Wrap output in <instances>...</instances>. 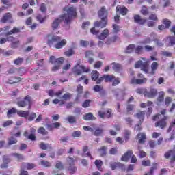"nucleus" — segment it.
Listing matches in <instances>:
<instances>
[{"label":"nucleus","mask_w":175,"mask_h":175,"mask_svg":"<svg viewBox=\"0 0 175 175\" xmlns=\"http://www.w3.org/2000/svg\"><path fill=\"white\" fill-rule=\"evenodd\" d=\"M40 148L41 150H51V144L41 143L40 144Z\"/></svg>","instance_id":"32"},{"label":"nucleus","mask_w":175,"mask_h":175,"mask_svg":"<svg viewBox=\"0 0 175 175\" xmlns=\"http://www.w3.org/2000/svg\"><path fill=\"white\" fill-rule=\"evenodd\" d=\"M133 152L131 150H128L121 158L122 161H124V162H128L129 161V158L132 157V154Z\"/></svg>","instance_id":"17"},{"label":"nucleus","mask_w":175,"mask_h":175,"mask_svg":"<svg viewBox=\"0 0 175 175\" xmlns=\"http://www.w3.org/2000/svg\"><path fill=\"white\" fill-rule=\"evenodd\" d=\"M17 105L19 107H25V106L31 105V96H26L23 100H18Z\"/></svg>","instance_id":"9"},{"label":"nucleus","mask_w":175,"mask_h":175,"mask_svg":"<svg viewBox=\"0 0 175 175\" xmlns=\"http://www.w3.org/2000/svg\"><path fill=\"white\" fill-rule=\"evenodd\" d=\"M137 139H139V143L143 144L146 142V139H147V137L146 136V133H139L137 135Z\"/></svg>","instance_id":"19"},{"label":"nucleus","mask_w":175,"mask_h":175,"mask_svg":"<svg viewBox=\"0 0 175 175\" xmlns=\"http://www.w3.org/2000/svg\"><path fill=\"white\" fill-rule=\"evenodd\" d=\"M88 44H90V42L84 40H80V45L82 47H87V46H88Z\"/></svg>","instance_id":"48"},{"label":"nucleus","mask_w":175,"mask_h":175,"mask_svg":"<svg viewBox=\"0 0 175 175\" xmlns=\"http://www.w3.org/2000/svg\"><path fill=\"white\" fill-rule=\"evenodd\" d=\"M18 32H20V29L17 28V27H14L12 29V30L5 33V36H9V35H13V33H18Z\"/></svg>","instance_id":"31"},{"label":"nucleus","mask_w":175,"mask_h":175,"mask_svg":"<svg viewBox=\"0 0 175 175\" xmlns=\"http://www.w3.org/2000/svg\"><path fill=\"white\" fill-rule=\"evenodd\" d=\"M141 13L143 16H147V14H148V10H147L146 7L144 6L141 10Z\"/></svg>","instance_id":"58"},{"label":"nucleus","mask_w":175,"mask_h":175,"mask_svg":"<svg viewBox=\"0 0 175 175\" xmlns=\"http://www.w3.org/2000/svg\"><path fill=\"white\" fill-rule=\"evenodd\" d=\"M112 69L115 70V72H120L121 69H122V67L121 66V64L118 63H113L112 64Z\"/></svg>","instance_id":"29"},{"label":"nucleus","mask_w":175,"mask_h":175,"mask_svg":"<svg viewBox=\"0 0 175 175\" xmlns=\"http://www.w3.org/2000/svg\"><path fill=\"white\" fill-rule=\"evenodd\" d=\"M107 36H109V29H105L102 32V33L100 36H98V39H100V40H105V39H106Z\"/></svg>","instance_id":"25"},{"label":"nucleus","mask_w":175,"mask_h":175,"mask_svg":"<svg viewBox=\"0 0 175 175\" xmlns=\"http://www.w3.org/2000/svg\"><path fill=\"white\" fill-rule=\"evenodd\" d=\"M64 61H65V59H64V57L55 59V57L51 56L50 62L51 64H55V66L52 68V72H57V70L59 69L61 65L64 64Z\"/></svg>","instance_id":"4"},{"label":"nucleus","mask_w":175,"mask_h":175,"mask_svg":"<svg viewBox=\"0 0 175 175\" xmlns=\"http://www.w3.org/2000/svg\"><path fill=\"white\" fill-rule=\"evenodd\" d=\"M109 166L111 169H112V170H116L117 167H121V166H122V164L120 163H110Z\"/></svg>","instance_id":"34"},{"label":"nucleus","mask_w":175,"mask_h":175,"mask_svg":"<svg viewBox=\"0 0 175 175\" xmlns=\"http://www.w3.org/2000/svg\"><path fill=\"white\" fill-rule=\"evenodd\" d=\"M16 143H17V139L16 138H14V137H11L9 139L8 144L10 146H12V144H16Z\"/></svg>","instance_id":"47"},{"label":"nucleus","mask_w":175,"mask_h":175,"mask_svg":"<svg viewBox=\"0 0 175 175\" xmlns=\"http://www.w3.org/2000/svg\"><path fill=\"white\" fill-rule=\"evenodd\" d=\"M16 113H17V109H16V108L9 109L7 112L8 118H10V116H12V114H16Z\"/></svg>","instance_id":"39"},{"label":"nucleus","mask_w":175,"mask_h":175,"mask_svg":"<svg viewBox=\"0 0 175 175\" xmlns=\"http://www.w3.org/2000/svg\"><path fill=\"white\" fill-rule=\"evenodd\" d=\"M55 167L56 169H59V170H62V169H64V165L60 161H57Z\"/></svg>","instance_id":"59"},{"label":"nucleus","mask_w":175,"mask_h":175,"mask_svg":"<svg viewBox=\"0 0 175 175\" xmlns=\"http://www.w3.org/2000/svg\"><path fill=\"white\" fill-rule=\"evenodd\" d=\"M92 80H94V81L96 80H99V72L96 70H94L92 72Z\"/></svg>","instance_id":"33"},{"label":"nucleus","mask_w":175,"mask_h":175,"mask_svg":"<svg viewBox=\"0 0 175 175\" xmlns=\"http://www.w3.org/2000/svg\"><path fill=\"white\" fill-rule=\"evenodd\" d=\"M93 132L94 136H100L102 135V133L103 132V130H102V129L97 128L95 129V131L94 130Z\"/></svg>","instance_id":"43"},{"label":"nucleus","mask_w":175,"mask_h":175,"mask_svg":"<svg viewBox=\"0 0 175 175\" xmlns=\"http://www.w3.org/2000/svg\"><path fill=\"white\" fill-rule=\"evenodd\" d=\"M167 118H168L167 116H163V118H161V119L159 121L156 122L155 126L157 128L159 127L161 128V129H163V128L166 127V125H167L166 120H167Z\"/></svg>","instance_id":"11"},{"label":"nucleus","mask_w":175,"mask_h":175,"mask_svg":"<svg viewBox=\"0 0 175 175\" xmlns=\"http://www.w3.org/2000/svg\"><path fill=\"white\" fill-rule=\"evenodd\" d=\"M40 164L42 166H44L45 167H50V166H51V163H50L49 161H42L40 162Z\"/></svg>","instance_id":"49"},{"label":"nucleus","mask_w":175,"mask_h":175,"mask_svg":"<svg viewBox=\"0 0 175 175\" xmlns=\"http://www.w3.org/2000/svg\"><path fill=\"white\" fill-rule=\"evenodd\" d=\"M136 54H142L143 53V47L142 46H138L135 48Z\"/></svg>","instance_id":"57"},{"label":"nucleus","mask_w":175,"mask_h":175,"mask_svg":"<svg viewBox=\"0 0 175 175\" xmlns=\"http://www.w3.org/2000/svg\"><path fill=\"white\" fill-rule=\"evenodd\" d=\"M67 162L68 165H70L68 170L70 171V173L73 174V173H75L77 170L76 167L75 166V159H73V158L68 157L67 159Z\"/></svg>","instance_id":"12"},{"label":"nucleus","mask_w":175,"mask_h":175,"mask_svg":"<svg viewBox=\"0 0 175 175\" xmlns=\"http://www.w3.org/2000/svg\"><path fill=\"white\" fill-rule=\"evenodd\" d=\"M73 54H75V51H73V49H69L65 52V55H66V57H71Z\"/></svg>","instance_id":"55"},{"label":"nucleus","mask_w":175,"mask_h":175,"mask_svg":"<svg viewBox=\"0 0 175 175\" xmlns=\"http://www.w3.org/2000/svg\"><path fill=\"white\" fill-rule=\"evenodd\" d=\"M144 95L148 98H154L157 96V89L150 88V90L149 92H144Z\"/></svg>","instance_id":"15"},{"label":"nucleus","mask_w":175,"mask_h":175,"mask_svg":"<svg viewBox=\"0 0 175 175\" xmlns=\"http://www.w3.org/2000/svg\"><path fill=\"white\" fill-rule=\"evenodd\" d=\"M61 98L63 99V100L66 101V100L70 99V94L66 93L65 94H64L62 96V97H61Z\"/></svg>","instance_id":"52"},{"label":"nucleus","mask_w":175,"mask_h":175,"mask_svg":"<svg viewBox=\"0 0 175 175\" xmlns=\"http://www.w3.org/2000/svg\"><path fill=\"white\" fill-rule=\"evenodd\" d=\"M25 137H27V139H29V140H32V142H34V140L36 139V137L35 136V134H28V131H25L24 133Z\"/></svg>","instance_id":"30"},{"label":"nucleus","mask_w":175,"mask_h":175,"mask_svg":"<svg viewBox=\"0 0 175 175\" xmlns=\"http://www.w3.org/2000/svg\"><path fill=\"white\" fill-rule=\"evenodd\" d=\"M116 12H120V14H122V16H125V14L128 13V9L125 7L117 6Z\"/></svg>","instance_id":"22"},{"label":"nucleus","mask_w":175,"mask_h":175,"mask_svg":"<svg viewBox=\"0 0 175 175\" xmlns=\"http://www.w3.org/2000/svg\"><path fill=\"white\" fill-rule=\"evenodd\" d=\"M163 24H164V25H165V28H169V27H170L171 22H170V21H169L167 19H164L163 21Z\"/></svg>","instance_id":"60"},{"label":"nucleus","mask_w":175,"mask_h":175,"mask_svg":"<svg viewBox=\"0 0 175 175\" xmlns=\"http://www.w3.org/2000/svg\"><path fill=\"white\" fill-rule=\"evenodd\" d=\"M164 96H165V92L163 91L160 92L159 96L157 98V100L158 102H159V103H161V102H163Z\"/></svg>","instance_id":"42"},{"label":"nucleus","mask_w":175,"mask_h":175,"mask_svg":"<svg viewBox=\"0 0 175 175\" xmlns=\"http://www.w3.org/2000/svg\"><path fill=\"white\" fill-rule=\"evenodd\" d=\"M36 118V113H31L29 116L27 118L28 121H33Z\"/></svg>","instance_id":"54"},{"label":"nucleus","mask_w":175,"mask_h":175,"mask_svg":"<svg viewBox=\"0 0 175 175\" xmlns=\"http://www.w3.org/2000/svg\"><path fill=\"white\" fill-rule=\"evenodd\" d=\"M114 79H116V77L113 75H105L97 79L96 84H100L103 80L105 83H109V81H113Z\"/></svg>","instance_id":"8"},{"label":"nucleus","mask_w":175,"mask_h":175,"mask_svg":"<svg viewBox=\"0 0 175 175\" xmlns=\"http://www.w3.org/2000/svg\"><path fill=\"white\" fill-rule=\"evenodd\" d=\"M161 54H162V55H163V57H172V52L163 51L161 52Z\"/></svg>","instance_id":"62"},{"label":"nucleus","mask_w":175,"mask_h":175,"mask_svg":"<svg viewBox=\"0 0 175 175\" xmlns=\"http://www.w3.org/2000/svg\"><path fill=\"white\" fill-rule=\"evenodd\" d=\"M107 149V148L106 146H103L99 149L100 154L101 157H105V155H106V150Z\"/></svg>","instance_id":"45"},{"label":"nucleus","mask_w":175,"mask_h":175,"mask_svg":"<svg viewBox=\"0 0 175 175\" xmlns=\"http://www.w3.org/2000/svg\"><path fill=\"white\" fill-rule=\"evenodd\" d=\"M66 120L68 121L69 124L76 123V117L70 116L66 118Z\"/></svg>","instance_id":"40"},{"label":"nucleus","mask_w":175,"mask_h":175,"mask_svg":"<svg viewBox=\"0 0 175 175\" xmlns=\"http://www.w3.org/2000/svg\"><path fill=\"white\" fill-rule=\"evenodd\" d=\"M98 116L99 117H100V118H105V117L110 118V117H111V109H108L105 111H103L102 110L98 111Z\"/></svg>","instance_id":"14"},{"label":"nucleus","mask_w":175,"mask_h":175,"mask_svg":"<svg viewBox=\"0 0 175 175\" xmlns=\"http://www.w3.org/2000/svg\"><path fill=\"white\" fill-rule=\"evenodd\" d=\"M82 150H83V154H82V157H84L85 155V157H89L90 159H94L92 157V156L91 155V153H90L89 152H87V151H88V146H83Z\"/></svg>","instance_id":"26"},{"label":"nucleus","mask_w":175,"mask_h":175,"mask_svg":"<svg viewBox=\"0 0 175 175\" xmlns=\"http://www.w3.org/2000/svg\"><path fill=\"white\" fill-rule=\"evenodd\" d=\"M1 23H14L13 18L12 17V14L9 12L5 14L1 20Z\"/></svg>","instance_id":"13"},{"label":"nucleus","mask_w":175,"mask_h":175,"mask_svg":"<svg viewBox=\"0 0 175 175\" xmlns=\"http://www.w3.org/2000/svg\"><path fill=\"white\" fill-rule=\"evenodd\" d=\"M134 21L136 23V24H139V25H143V24H145L146 22L147 21L146 19L142 18L139 15H135L134 16Z\"/></svg>","instance_id":"16"},{"label":"nucleus","mask_w":175,"mask_h":175,"mask_svg":"<svg viewBox=\"0 0 175 175\" xmlns=\"http://www.w3.org/2000/svg\"><path fill=\"white\" fill-rule=\"evenodd\" d=\"M61 126V123L59 122H55L52 124H47V129L48 131H53V129H58Z\"/></svg>","instance_id":"21"},{"label":"nucleus","mask_w":175,"mask_h":175,"mask_svg":"<svg viewBox=\"0 0 175 175\" xmlns=\"http://www.w3.org/2000/svg\"><path fill=\"white\" fill-rule=\"evenodd\" d=\"M98 14L100 18H101L102 21L95 22L94 27L105 28V27H106V24H107V19H106L107 17V10H106V8L102 7L98 11Z\"/></svg>","instance_id":"3"},{"label":"nucleus","mask_w":175,"mask_h":175,"mask_svg":"<svg viewBox=\"0 0 175 175\" xmlns=\"http://www.w3.org/2000/svg\"><path fill=\"white\" fill-rule=\"evenodd\" d=\"M72 71L74 73H75V75H81V73L84 72L88 73V72H90V69L85 68V67L80 64H77L74 67Z\"/></svg>","instance_id":"6"},{"label":"nucleus","mask_w":175,"mask_h":175,"mask_svg":"<svg viewBox=\"0 0 175 175\" xmlns=\"http://www.w3.org/2000/svg\"><path fill=\"white\" fill-rule=\"evenodd\" d=\"M66 40H61V37L59 36L51 35L47 36V44L49 46H54L55 49H62V47L66 46Z\"/></svg>","instance_id":"2"},{"label":"nucleus","mask_w":175,"mask_h":175,"mask_svg":"<svg viewBox=\"0 0 175 175\" xmlns=\"http://www.w3.org/2000/svg\"><path fill=\"white\" fill-rule=\"evenodd\" d=\"M151 75H154V73L155 72L156 70L158 69V63L157 62H154L152 64H151Z\"/></svg>","instance_id":"38"},{"label":"nucleus","mask_w":175,"mask_h":175,"mask_svg":"<svg viewBox=\"0 0 175 175\" xmlns=\"http://www.w3.org/2000/svg\"><path fill=\"white\" fill-rule=\"evenodd\" d=\"M64 11L67 12V14H64L53 21L51 28L53 31L58 29L59 24H61L62 21H65L66 24H70L72 18H73V17H76L77 14L76 12V8H75V7H70L69 8H64Z\"/></svg>","instance_id":"1"},{"label":"nucleus","mask_w":175,"mask_h":175,"mask_svg":"<svg viewBox=\"0 0 175 175\" xmlns=\"http://www.w3.org/2000/svg\"><path fill=\"white\" fill-rule=\"evenodd\" d=\"M154 169H157V163H154L153 167L150 169V172L148 174H146L145 175H152Z\"/></svg>","instance_id":"63"},{"label":"nucleus","mask_w":175,"mask_h":175,"mask_svg":"<svg viewBox=\"0 0 175 175\" xmlns=\"http://www.w3.org/2000/svg\"><path fill=\"white\" fill-rule=\"evenodd\" d=\"M144 62L142 60H139L135 64V68L137 69L141 68V69L145 72V73H148V60L147 59L142 57Z\"/></svg>","instance_id":"5"},{"label":"nucleus","mask_w":175,"mask_h":175,"mask_svg":"<svg viewBox=\"0 0 175 175\" xmlns=\"http://www.w3.org/2000/svg\"><path fill=\"white\" fill-rule=\"evenodd\" d=\"M21 81V78L20 77H11L7 81L8 84H14L16 83H18Z\"/></svg>","instance_id":"28"},{"label":"nucleus","mask_w":175,"mask_h":175,"mask_svg":"<svg viewBox=\"0 0 175 175\" xmlns=\"http://www.w3.org/2000/svg\"><path fill=\"white\" fill-rule=\"evenodd\" d=\"M22 165L23 166V167H25V169H27V170H30V169H33L36 166L33 163H23L22 164Z\"/></svg>","instance_id":"36"},{"label":"nucleus","mask_w":175,"mask_h":175,"mask_svg":"<svg viewBox=\"0 0 175 175\" xmlns=\"http://www.w3.org/2000/svg\"><path fill=\"white\" fill-rule=\"evenodd\" d=\"M36 18L41 24L44 23V21L46 20V17H42L40 14L38 15Z\"/></svg>","instance_id":"53"},{"label":"nucleus","mask_w":175,"mask_h":175,"mask_svg":"<svg viewBox=\"0 0 175 175\" xmlns=\"http://www.w3.org/2000/svg\"><path fill=\"white\" fill-rule=\"evenodd\" d=\"M134 51H135V44H130L127 46L126 53L127 54H131V53H133Z\"/></svg>","instance_id":"37"},{"label":"nucleus","mask_w":175,"mask_h":175,"mask_svg":"<svg viewBox=\"0 0 175 175\" xmlns=\"http://www.w3.org/2000/svg\"><path fill=\"white\" fill-rule=\"evenodd\" d=\"M16 113L19 117H23L24 118H28L29 116V111H17Z\"/></svg>","instance_id":"24"},{"label":"nucleus","mask_w":175,"mask_h":175,"mask_svg":"<svg viewBox=\"0 0 175 175\" xmlns=\"http://www.w3.org/2000/svg\"><path fill=\"white\" fill-rule=\"evenodd\" d=\"M135 154L139 158H144L146 157V152L143 150H139L138 152H136Z\"/></svg>","instance_id":"46"},{"label":"nucleus","mask_w":175,"mask_h":175,"mask_svg":"<svg viewBox=\"0 0 175 175\" xmlns=\"http://www.w3.org/2000/svg\"><path fill=\"white\" fill-rule=\"evenodd\" d=\"M144 114H146L145 111H139L137 113L136 117L140 120V124H137L135 126V131H139L142 130V127H140V125H142V123L144 121Z\"/></svg>","instance_id":"7"},{"label":"nucleus","mask_w":175,"mask_h":175,"mask_svg":"<svg viewBox=\"0 0 175 175\" xmlns=\"http://www.w3.org/2000/svg\"><path fill=\"white\" fill-rule=\"evenodd\" d=\"M113 83L112 85L113 87H116V85H118L119 83H121V79L120 78H115L113 80H112Z\"/></svg>","instance_id":"50"},{"label":"nucleus","mask_w":175,"mask_h":175,"mask_svg":"<svg viewBox=\"0 0 175 175\" xmlns=\"http://www.w3.org/2000/svg\"><path fill=\"white\" fill-rule=\"evenodd\" d=\"M95 119V116L91 113H88L83 116V120H85V121H94Z\"/></svg>","instance_id":"27"},{"label":"nucleus","mask_w":175,"mask_h":175,"mask_svg":"<svg viewBox=\"0 0 175 175\" xmlns=\"http://www.w3.org/2000/svg\"><path fill=\"white\" fill-rule=\"evenodd\" d=\"M174 129H175V119L174 120V121H172L170 124V126L167 129V133H171V135L170 139H168V141L170 142L172 140H173L175 137V132H174Z\"/></svg>","instance_id":"10"},{"label":"nucleus","mask_w":175,"mask_h":175,"mask_svg":"<svg viewBox=\"0 0 175 175\" xmlns=\"http://www.w3.org/2000/svg\"><path fill=\"white\" fill-rule=\"evenodd\" d=\"M96 167L98 169L100 172H102V165H103V162L101 160H96L94 162Z\"/></svg>","instance_id":"35"},{"label":"nucleus","mask_w":175,"mask_h":175,"mask_svg":"<svg viewBox=\"0 0 175 175\" xmlns=\"http://www.w3.org/2000/svg\"><path fill=\"white\" fill-rule=\"evenodd\" d=\"M81 132L80 131H75L72 133L73 137H80Z\"/></svg>","instance_id":"56"},{"label":"nucleus","mask_w":175,"mask_h":175,"mask_svg":"<svg viewBox=\"0 0 175 175\" xmlns=\"http://www.w3.org/2000/svg\"><path fill=\"white\" fill-rule=\"evenodd\" d=\"M146 81H147V79L146 78L139 79L133 78L131 80V84H144Z\"/></svg>","instance_id":"18"},{"label":"nucleus","mask_w":175,"mask_h":175,"mask_svg":"<svg viewBox=\"0 0 175 175\" xmlns=\"http://www.w3.org/2000/svg\"><path fill=\"white\" fill-rule=\"evenodd\" d=\"M10 162V159L8 156H4L3 157V163L1 165V169H6L8 167V163Z\"/></svg>","instance_id":"20"},{"label":"nucleus","mask_w":175,"mask_h":175,"mask_svg":"<svg viewBox=\"0 0 175 175\" xmlns=\"http://www.w3.org/2000/svg\"><path fill=\"white\" fill-rule=\"evenodd\" d=\"M166 114V109H163L161 111V114L158 113L152 118L153 121H157V120H161L162 118V116H165Z\"/></svg>","instance_id":"23"},{"label":"nucleus","mask_w":175,"mask_h":175,"mask_svg":"<svg viewBox=\"0 0 175 175\" xmlns=\"http://www.w3.org/2000/svg\"><path fill=\"white\" fill-rule=\"evenodd\" d=\"M24 168H25L24 166L21 167V175H28V172L27 171H24Z\"/></svg>","instance_id":"64"},{"label":"nucleus","mask_w":175,"mask_h":175,"mask_svg":"<svg viewBox=\"0 0 175 175\" xmlns=\"http://www.w3.org/2000/svg\"><path fill=\"white\" fill-rule=\"evenodd\" d=\"M167 40L170 42L168 46H174L175 44V37L170 36L167 38Z\"/></svg>","instance_id":"41"},{"label":"nucleus","mask_w":175,"mask_h":175,"mask_svg":"<svg viewBox=\"0 0 175 175\" xmlns=\"http://www.w3.org/2000/svg\"><path fill=\"white\" fill-rule=\"evenodd\" d=\"M38 133H41L44 136H46V135H47V131H46V129H44V127H40L38 129Z\"/></svg>","instance_id":"51"},{"label":"nucleus","mask_w":175,"mask_h":175,"mask_svg":"<svg viewBox=\"0 0 175 175\" xmlns=\"http://www.w3.org/2000/svg\"><path fill=\"white\" fill-rule=\"evenodd\" d=\"M13 121L12 120H7L4 122L2 124L3 128H8V126H10V125H12Z\"/></svg>","instance_id":"44"},{"label":"nucleus","mask_w":175,"mask_h":175,"mask_svg":"<svg viewBox=\"0 0 175 175\" xmlns=\"http://www.w3.org/2000/svg\"><path fill=\"white\" fill-rule=\"evenodd\" d=\"M117 40V36H113L111 38H109L108 40L106 41V44H110L111 43H113V42H114L115 40Z\"/></svg>","instance_id":"61"}]
</instances>
